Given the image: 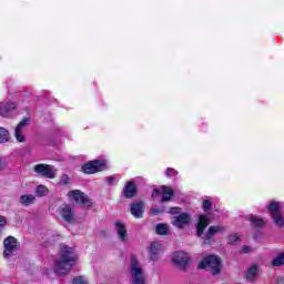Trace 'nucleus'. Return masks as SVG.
I'll return each instance as SVG.
<instances>
[{"mask_svg": "<svg viewBox=\"0 0 284 284\" xmlns=\"http://www.w3.org/2000/svg\"><path fill=\"white\" fill-rule=\"evenodd\" d=\"M272 265H274V267H278L281 265H284V253H281L278 256H276L272 261Z\"/></svg>", "mask_w": 284, "mask_h": 284, "instance_id": "obj_25", "label": "nucleus"}, {"mask_svg": "<svg viewBox=\"0 0 284 284\" xmlns=\"http://www.w3.org/2000/svg\"><path fill=\"white\" fill-rule=\"evenodd\" d=\"M143 207H144V205L142 202L133 203L131 205L132 216H134L135 219H142L143 217Z\"/></svg>", "mask_w": 284, "mask_h": 284, "instance_id": "obj_16", "label": "nucleus"}, {"mask_svg": "<svg viewBox=\"0 0 284 284\" xmlns=\"http://www.w3.org/2000/svg\"><path fill=\"white\" fill-rule=\"evenodd\" d=\"M277 284H284V277H280V278L277 280Z\"/></svg>", "mask_w": 284, "mask_h": 284, "instance_id": "obj_38", "label": "nucleus"}, {"mask_svg": "<svg viewBox=\"0 0 284 284\" xmlns=\"http://www.w3.org/2000/svg\"><path fill=\"white\" fill-rule=\"evenodd\" d=\"M106 181L110 185H112V182L114 181V178L113 176L106 178Z\"/></svg>", "mask_w": 284, "mask_h": 284, "instance_id": "obj_37", "label": "nucleus"}, {"mask_svg": "<svg viewBox=\"0 0 284 284\" xmlns=\"http://www.w3.org/2000/svg\"><path fill=\"white\" fill-rule=\"evenodd\" d=\"M34 201H37V197L32 194H24L22 196H20V203L21 205H32V203H34Z\"/></svg>", "mask_w": 284, "mask_h": 284, "instance_id": "obj_21", "label": "nucleus"}, {"mask_svg": "<svg viewBox=\"0 0 284 284\" xmlns=\"http://www.w3.org/2000/svg\"><path fill=\"white\" fill-rule=\"evenodd\" d=\"M161 212H163V210L159 209V207H152L151 209V213L154 215V216H158V214H161Z\"/></svg>", "mask_w": 284, "mask_h": 284, "instance_id": "obj_33", "label": "nucleus"}, {"mask_svg": "<svg viewBox=\"0 0 284 284\" xmlns=\"http://www.w3.org/2000/svg\"><path fill=\"white\" fill-rule=\"evenodd\" d=\"M210 207H212V202H210V200H204L203 201V210H204V212H207V210H210Z\"/></svg>", "mask_w": 284, "mask_h": 284, "instance_id": "obj_30", "label": "nucleus"}, {"mask_svg": "<svg viewBox=\"0 0 284 284\" xmlns=\"http://www.w3.org/2000/svg\"><path fill=\"white\" fill-rule=\"evenodd\" d=\"M69 201H74L75 203H80L84 207H90L92 205V201L85 196L83 192L80 190H73L68 192Z\"/></svg>", "mask_w": 284, "mask_h": 284, "instance_id": "obj_6", "label": "nucleus"}, {"mask_svg": "<svg viewBox=\"0 0 284 284\" xmlns=\"http://www.w3.org/2000/svg\"><path fill=\"white\" fill-rule=\"evenodd\" d=\"M131 276L134 284L148 283V277L143 273L141 265H139V260H136L134 256L131 257Z\"/></svg>", "mask_w": 284, "mask_h": 284, "instance_id": "obj_4", "label": "nucleus"}, {"mask_svg": "<svg viewBox=\"0 0 284 284\" xmlns=\"http://www.w3.org/2000/svg\"><path fill=\"white\" fill-rule=\"evenodd\" d=\"M59 214L64 221H67V223H72V221H74V211L72 210V206L68 204L59 207Z\"/></svg>", "mask_w": 284, "mask_h": 284, "instance_id": "obj_13", "label": "nucleus"}, {"mask_svg": "<svg viewBox=\"0 0 284 284\" xmlns=\"http://www.w3.org/2000/svg\"><path fill=\"white\" fill-rule=\"evenodd\" d=\"M176 174H179V172H176V170L169 168L166 170V176H176Z\"/></svg>", "mask_w": 284, "mask_h": 284, "instance_id": "obj_31", "label": "nucleus"}, {"mask_svg": "<svg viewBox=\"0 0 284 284\" xmlns=\"http://www.w3.org/2000/svg\"><path fill=\"white\" fill-rule=\"evenodd\" d=\"M251 223L255 227H263V225H265V221H263V219H260V217L254 216V215L251 216Z\"/></svg>", "mask_w": 284, "mask_h": 284, "instance_id": "obj_24", "label": "nucleus"}, {"mask_svg": "<svg viewBox=\"0 0 284 284\" xmlns=\"http://www.w3.org/2000/svg\"><path fill=\"white\" fill-rule=\"evenodd\" d=\"M268 211L271 212V216L275 222V224H277L278 227H283L284 217H283V214H281V203L272 202L268 206Z\"/></svg>", "mask_w": 284, "mask_h": 284, "instance_id": "obj_7", "label": "nucleus"}, {"mask_svg": "<svg viewBox=\"0 0 284 284\" xmlns=\"http://www.w3.org/2000/svg\"><path fill=\"white\" fill-rule=\"evenodd\" d=\"M84 174H97V172H103L105 170V161L104 160H95L85 163L82 166Z\"/></svg>", "mask_w": 284, "mask_h": 284, "instance_id": "obj_5", "label": "nucleus"}, {"mask_svg": "<svg viewBox=\"0 0 284 284\" xmlns=\"http://www.w3.org/2000/svg\"><path fill=\"white\" fill-rule=\"evenodd\" d=\"M172 262L179 267H185L190 263V255L183 251H178L173 253Z\"/></svg>", "mask_w": 284, "mask_h": 284, "instance_id": "obj_10", "label": "nucleus"}, {"mask_svg": "<svg viewBox=\"0 0 284 284\" xmlns=\"http://www.w3.org/2000/svg\"><path fill=\"white\" fill-rule=\"evenodd\" d=\"M36 192L39 196H45V194H48V187H45V185H39Z\"/></svg>", "mask_w": 284, "mask_h": 284, "instance_id": "obj_26", "label": "nucleus"}, {"mask_svg": "<svg viewBox=\"0 0 284 284\" xmlns=\"http://www.w3.org/2000/svg\"><path fill=\"white\" fill-rule=\"evenodd\" d=\"M29 121V119H24L16 126L14 136L18 143H26V135L23 134V130L26 129V125H28Z\"/></svg>", "mask_w": 284, "mask_h": 284, "instance_id": "obj_14", "label": "nucleus"}, {"mask_svg": "<svg viewBox=\"0 0 284 284\" xmlns=\"http://www.w3.org/2000/svg\"><path fill=\"white\" fill-rule=\"evenodd\" d=\"M190 221H192V217L187 213H182L179 216H174L172 220V225L174 227H179L180 230L185 227L186 225H190Z\"/></svg>", "mask_w": 284, "mask_h": 284, "instance_id": "obj_11", "label": "nucleus"}, {"mask_svg": "<svg viewBox=\"0 0 284 284\" xmlns=\"http://www.w3.org/2000/svg\"><path fill=\"white\" fill-rule=\"evenodd\" d=\"M68 183H70V178L68 175H63L61 181H60V184L61 185H68Z\"/></svg>", "mask_w": 284, "mask_h": 284, "instance_id": "obj_32", "label": "nucleus"}, {"mask_svg": "<svg viewBox=\"0 0 284 284\" xmlns=\"http://www.w3.org/2000/svg\"><path fill=\"white\" fill-rule=\"evenodd\" d=\"M3 246V256L6 258H9V256H12V254H14V251L19 248V242H17V239H14L13 236H9L4 239Z\"/></svg>", "mask_w": 284, "mask_h": 284, "instance_id": "obj_9", "label": "nucleus"}, {"mask_svg": "<svg viewBox=\"0 0 284 284\" xmlns=\"http://www.w3.org/2000/svg\"><path fill=\"white\" fill-rule=\"evenodd\" d=\"M136 194V184L134 182H128L124 187L125 199H132Z\"/></svg>", "mask_w": 284, "mask_h": 284, "instance_id": "obj_18", "label": "nucleus"}, {"mask_svg": "<svg viewBox=\"0 0 284 284\" xmlns=\"http://www.w3.org/2000/svg\"><path fill=\"white\" fill-rule=\"evenodd\" d=\"M0 170H3V163L0 161Z\"/></svg>", "mask_w": 284, "mask_h": 284, "instance_id": "obj_39", "label": "nucleus"}, {"mask_svg": "<svg viewBox=\"0 0 284 284\" xmlns=\"http://www.w3.org/2000/svg\"><path fill=\"white\" fill-rule=\"evenodd\" d=\"M172 196H174V191L170 186H162V203L172 201Z\"/></svg>", "mask_w": 284, "mask_h": 284, "instance_id": "obj_19", "label": "nucleus"}, {"mask_svg": "<svg viewBox=\"0 0 284 284\" xmlns=\"http://www.w3.org/2000/svg\"><path fill=\"white\" fill-rule=\"evenodd\" d=\"M73 284H88V277H85V276H75L73 278Z\"/></svg>", "mask_w": 284, "mask_h": 284, "instance_id": "obj_27", "label": "nucleus"}, {"mask_svg": "<svg viewBox=\"0 0 284 284\" xmlns=\"http://www.w3.org/2000/svg\"><path fill=\"white\" fill-rule=\"evenodd\" d=\"M200 270H207L211 274H221V270H223V265L221 264V258L215 255H209L203 258L199 264Z\"/></svg>", "mask_w": 284, "mask_h": 284, "instance_id": "obj_3", "label": "nucleus"}, {"mask_svg": "<svg viewBox=\"0 0 284 284\" xmlns=\"http://www.w3.org/2000/svg\"><path fill=\"white\" fill-rule=\"evenodd\" d=\"M159 194H161V190L154 189L152 196H156V195H159Z\"/></svg>", "mask_w": 284, "mask_h": 284, "instance_id": "obj_36", "label": "nucleus"}, {"mask_svg": "<svg viewBox=\"0 0 284 284\" xmlns=\"http://www.w3.org/2000/svg\"><path fill=\"white\" fill-rule=\"evenodd\" d=\"M10 141V132L6 129L0 126V143H8Z\"/></svg>", "mask_w": 284, "mask_h": 284, "instance_id": "obj_22", "label": "nucleus"}, {"mask_svg": "<svg viewBox=\"0 0 284 284\" xmlns=\"http://www.w3.org/2000/svg\"><path fill=\"white\" fill-rule=\"evenodd\" d=\"M8 225V219L6 216L0 215V230H3Z\"/></svg>", "mask_w": 284, "mask_h": 284, "instance_id": "obj_29", "label": "nucleus"}, {"mask_svg": "<svg viewBox=\"0 0 284 284\" xmlns=\"http://www.w3.org/2000/svg\"><path fill=\"white\" fill-rule=\"evenodd\" d=\"M115 230L118 232V236L122 243H128V230L125 229V224L122 222H115Z\"/></svg>", "mask_w": 284, "mask_h": 284, "instance_id": "obj_15", "label": "nucleus"}, {"mask_svg": "<svg viewBox=\"0 0 284 284\" xmlns=\"http://www.w3.org/2000/svg\"><path fill=\"white\" fill-rule=\"evenodd\" d=\"M75 263H77V254L74 253V248L70 246H62L60 251V258L55 262V265L53 268L54 273L58 276L70 274Z\"/></svg>", "mask_w": 284, "mask_h": 284, "instance_id": "obj_1", "label": "nucleus"}, {"mask_svg": "<svg viewBox=\"0 0 284 284\" xmlns=\"http://www.w3.org/2000/svg\"><path fill=\"white\" fill-rule=\"evenodd\" d=\"M181 207H171L169 214H180Z\"/></svg>", "mask_w": 284, "mask_h": 284, "instance_id": "obj_34", "label": "nucleus"}, {"mask_svg": "<svg viewBox=\"0 0 284 284\" xmlns=\"http://www.w3.org/2000/svg\"><path fill=\"white\" fill-rule=\"evenodd\" d=\"M236 241H241V237H239L237 234H231V235L229 236V243H230L231 245H234V243H236Z\"/></svg>", "mask_w": 284, "mask_h": 284, "instance_id": "obj_28", "label": "nucleus"}, {"mask_svg": "<svg viewBox=\"0 0 284 284\" xmlns=\"http://www.w3.org/2000/svg\"><path fill=\"white\" fill-rule=\"evenodd\" d=\"M210 220L205 215H200V220L197 223V236L203 239V241H210L214 234H221V232H224L225 227L217 225V226H211L209 231L204 234L203 230L209 225Z\"/></svg>", "mask_w": 284, "mask_h": 284, "instance_id": "obj_2", "label": "nucleus"}, {"mask_svg": "<svg viewBox=\"0 0 284 284\" xmlns=\"http://www.w3.org/2000/svg\"><path fill=\"white\" fill-rule=\"evenodd\" d=\"M155 232L156 234H160V236H165V234L170 232V227L166 224H158Z\"/></svg>", "mask_w": 284, "mask_h": 284, "instance_id": "obj_23", "label": "nucleus"}, {"mask_svg": "<svg viewBox=\"0 0 284 284\" xmlns=\"http://www.w3.org/2000/svg\"><path fill=\"white\" fill-rule=\"evenodd\" d=\"M242 252H244V254H247L248 252H252V248L250 246H243Z\"/></svg>", "mask_w": 284, "mask_h": 284, "instance_id": "obj_35", "label": "nucleus"}, {"mask_svg": "<svg viewBox=\"0 0 284 284\" xmlns=\"http://www.w3.org/2000/svg\"><path fill=\"white\" fill-rule=\"evenodd\" d=\"M17 109V104L14 103H7L0 104V116H9L12 110Z\"/></svg>", "mask_w": 284, "mask_h": 284, "instance_id": "obj_17", "label": "nucleus"}, {"mask_svg": "<svg viewBox=\"0 0 284 284\" xmlns=\"http://www.w3.org/2000/svg\"><path fill=\"white\" fill-rule=\"evenodd\" d=\"M33 170L36 174L47 176V179H54L57 176V170L50 164H37Z\"/></svg>", "mask_w": 284, "mask_h": 284, "instance_id": "obj_8", "label": "nucleus"}, {"mask_svg": "<svg viewBox=\"0 0 284 284\" xmlns=\"http://www.w3.org/2000/svg\"><path fill=\"white\" fill-rule=\"evenodd\" d=\"M163 252V244L161 242H152L149 248V256L151 261H159V256Z\"/></svg>", "mask_w": 284, "mask_h": 284, "instance_id": "obj_12", "label": "nucleus"}, {"mask_svg": "<svg viewBox=\"0 0 284 284\" xmlns=\"http://www.w3.org/2000/svg\"><path fill=\"white\" fill-rule=\"evenodd\" d=\"M256 276H258V265L253 264L250 266V268L246 272V280L254 281Z\"/></svg>", "mask_w": 284, "mask_h": 284, "instance_id": "obj_20", "label": "nucleus"}]
</instances>
